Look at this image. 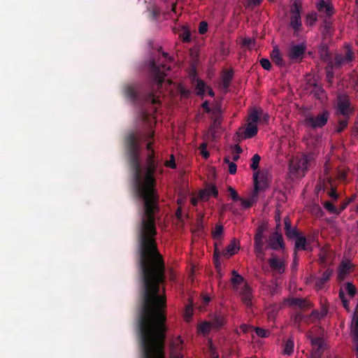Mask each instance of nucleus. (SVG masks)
I'll use <instances>...</instances> for the list:
<instances>
[{
	"mask_svg": "<svg viewBox=\"0 0 358 358\" xmlns=\"http://www.w3.org/2000/svg\"><path fill=\"white\" fill-rule=\"evenodd\" d=\"M125 150L133 173L136 194L143 203L138 231V266L143 286L142 296H162L159 294L160 285L164 283L166 280L165 264L156 242L155 216L159 210V198L155 176L159 162L154 150H152L147 156L145 166L141 167L139 139L133 133L128 134L125 138Z\"/></svg>",
	"mask_w": 358,
	"mask_h": 358,
	"instance_id": "obj_1",
	"label": "nucleus"
},
{
	"mask_svg": "<svg viewBox=\"0 0 358 358\" xmlns=\"http://www.w3.org/2000/svg\"><path fill=\"white\" fill-rule=\"evenodd\" d=\"M124 95L129 99L133 103L136 105H143L145 103H151L155 106L160 104L159 96L155 95L152 90L149 93H144L141 87L137 83L128 84L124 87Z\"/></svg>",
	"mask_w": 358,
	"mask_h": 358,
	"instance_id": "obj_2",
	"label": "nucleus"
},
{
	"mask_svg": "<svg viewBox=\"0 0 358 358\" xmlns=\"http://www.w3.org/2000/svg\"><path fill=\"white\" fill-rule=\"evenodd\" d=\"M149 68L152 83L157 85V88L161 87L166 76V72L171 69L170 65L164 62L157 63L153 59L150 62Z\"/></svg>",
	"mask_w": 358,
	"mask_h": 358,
	"instance_id": "obj_3",
	"label": "nucleus"
},
{
	"mask_svg": "<svg viewBox=\"0 0 358 358\" xmlns=\"http://www.w3.org/2000/svg\"><path fill=\"white\" fill-rule=\"evenodd\" d=\"M302 10V6L300 2L295 1L290 8V22L289 25L295 32H298L301 27V12Z\"/></svg>",
	"mask_w": 358,
	"mask_h": 358,
	"instance_id": "obj_4",
	"label": "nucleus"
},
{
	"mask_svg": "<svg viewBox=\"0 0 358 358\" xmlns=\"http://www.w3.org/2000/svg\"><path fill=\"white\" fill-rule=\"evenodd\" d=\"M329 113L327 110H323L316 116H307L304 122L305 124L312 129L322 128L328 122Z\"/></svg>",
	"mask_w": 358,
	"mask_h": 358,
	"instance_id": "obj_5",
	"label": "nucleus"
},
{
	"mask_svg": "<svg viewBox=\"0 0 358 358\" xmlns=\"http://www.w3.org/2000/svg\"><path fill=\"white\" fill-rule=\"evenodd\" d=\"M308 158L306 155H303L296 159L292 160L289 164L291 171L296 173L302 172V175H305V172L308 169Z\"/></svg>",
	"mask_w": 358,
	"mask_h": 358,
	"instance_id": "obj_6",
	"label": "nucleus"
},
{
	"mask_svg": "<svg viewBox=\"0 0 358 358\" xmlns=\"http://www.w3.org/2000/svg\"><path fill=\"white\" fill-rule=\"evenodd\" d=\"M306 50V46L303 43L292 45L288 51L289 59L294 62L302 60Z\"/></svg>",
	"mask_w": 358,
	"mask_h": 358,
	"instance_id": "obj_7",
	"label": "nucleus"
},
{
	"mask_svg": "<svg viewBox=\"0 0 358 358\" xmlns=\"http://www.w3.org/2000/svg\"><path fill=\"white\" fill-rule=\"evenodd\" d=\"M255 192L266 189L268 186V174L266 173H255L253 175Z\"/></svg>",
	"mask_w": 358,
	"mask_h": 358,
	"instance_id": "obj_8",
	"label": "nucleus"
},
{
	"mask_svg": "<svg viewBox=\"0 0 358 358\" xmlns=\"http://www.w3.org/2000/svg\"><path fill=\"white\" fill-rule=\"evenodd\" d=\"M354 264L349 259H343L338 268L337 278L339 282L345 280L346 276L354 271Z\"/></svg>",
	"mask_w": 358,
	"mask_h": 358,
	"instance_id": "obj_9",
	"label": "nucleus"
},
{
	"mask_svg": "<svg viewBox=\"0 0 358 358\" xmlns=\"http://www.w3.org/2000/svg\"><path fill=\"white\" fill-rule=\"evenodd\" d=\"M268 263L271 270L278 274H282L285 271L286 264L284 260L278 257L275 254L271 255Z\"/></svg>",
	"mask_w": 358,
	"mask_h": 358,
	"instance_id": "obj_10",
	"label": "nucleus"
},
{
	"mask_svg": "<svg viewBox=\"0 0 358 358\" xmlns=\"http://www.w3.org/2000/svg\"><path fill=\"white\" fill-rule=\"evenodd\" d=\"M240 296L243 303L247 308L252 306V289L248 282H245L240 290Z\"/></svg>",
	"mask_w": 358,
	"mask_h": 358,
	"instance_id": "obj_11",
	"label": "nucleus"
},
{
	"mask_svg": "<svg viewBox=\"0 0 358 358\" xmlns=\"http://www.w3.org/2000/svg\"><path fill=\"white\" fill-rule=\"evenodd\" d=\"M268 246L275 250L284 248L285 243L282 234L278 231L272 233L268 238Z\"/></svg>",
	"mask_w": 358,
	"mask_h": 358,
	"instance_id": "obj_12",
	"label": "nucleus"
},
{
	"mask_svg": "<svg viewBox=\"0 0 358 358\" xmlns=\"http://www.w3.org/2000/svg\"><path fill=\"white\" fill-rule=\"evenodd\" d=\"M350 106V103L347 97L339 96L338 98L337 110L340 114L348 118L352 112Z\"/></svg>",
	"mask_w": 358,
	"mask_h": 358,
	"instance_id": "obj_13",
	"label": "nucleus"
},
{
	"mask_svg": "<svg viewBox=\"0 0 358 358\" xmlns=\"http://www.w3.org/2000/svg\"><path fill=\"white\" fill-rule=\"evenodd\" d=\"M182 350V341L180 337H178L170 345L171 358H183Z\"/></svg>",
	"mask_w": 358,
	"mask_h": 358,
	"instance_id": "obj_14",
	"label": "nucleus"
},
{
	"mask_svg": "<svg viewBox=\"0 0 358 358\" xmlns=\"http://www.w3.org/2000/svg\"><path fill=\"white\" fill-rule=\"evenodd\" d=\"M210 196L216 198L218 196V190L215 185H208L203 189L199 192V199L207 201Z\"/></svg>",
	"mask_w": 358,
	"mask_h": 358,
	"instance_id": "obj_15",
	"label": "nucleus"
},
{
	"mask_svg": "<svg viewBox=\"0 0 358 358\" xmlns=\"http://www.w3.org/2000/svg\"><path fill=\"white\" fill-rule=\"evenodd\" d=\"M316 7L319 13L325 14L326 16L329 17L334 13V8L330 2H327L325 0H317Z\"/></svg>",
	"mask_w": 358,
	"mask_h": 358,
	"instance_id": "obj_16",
	"label": "nucleus"
},
{
	"mask_svg": "<svg viewBox=\"0 0 358 358\" xmlns=\"http://www.w3.org/2000/svg\"><path fill=\"white\" fill-rule=\"evenodd\" d=\"M299 250L311 251L312 247L310 244L307 243L306 237L300 235L299 237L296 238L295 241V246H294V255H296V251Z\"/></svg>",
	"mask_w": 358,
	"mask_h": 358,
	"instance_id": "obj_17",
	"label": "nucleus"
},
{
	"mask_svg": "<svg viewBox=\"0 0 358 358\" xmlns=\"http://www.w3.org/2000/svg\"><path fill=\"white\" fill-rule=\"evenodd\" d=\"M333 273V270L327 268L324 271L321 278H318L315 281V287L318 289H321L324 287L326 282L329 280L330 277Z\"/></svg>",
	"mask_w": 358,
	"mask_h": 358,
	"instance_id": "obj_18",
	"label": "nucleus"
},
{
	"mask_svg": "<svg viewBox=\"0 0 358 358\" xmlns=\"http://www.w3.org/2000/svg\"><path fill=\"white\" fill-rule=\"evenodd\" d=\"M238 250L239 245L234 239L231 241L230 244L222 251V255L227 258H229L232 255H235Z\"/></svg>",
	"mask_w": 358,
	"mask_h": 358,
	"instance_id": "obj_19",
	"label": "nucleus"
},
{
	"mask_svg": "<svg viewBox=\"0 0 358 358\" xmlns=\"http://www.w3.org/2000/svg\"><path fill=\"white\" fill-rule=\"evenodd\" d=\"M210 322L213 328L220 329L226 323V317L222 313H215Z\"/></svg>",
	"mask_w": 358,
	"mask_h": 358,
	"instance_id": "obj_20",
	"label": "nucleus"
},
{
	"mask_svg": "<svg viewBox=\"0 0 358 358\" xmlns=\"http://www.w3.org/2000/svg\"><path fill=\"white\" fill-rule=\"evenodd\" d=\"M271 57L272 61L278 66H285V62L281 56L280 50L275 48L271 52Z\"/></svg>",
	"mask_w": 358,
	"mask_h": 358,
	"instance_id": "obj_21",
	"label": "nucleus"
},
{
	"mask_svg": "<svg viewBox=\"0 0 358 358\" xmlns=\"http://www.w3.org/2000/svg\"><path fill=\"white\" fill-rule=\"evenodd\" d=\"M258 132L257 126L255 124L247 123V127L244 131V138H251L257 135Z\"/></svg>",
	"mask_w": 358,
	"mask_h": 358,
	"instance_id": "obj_22",
	"label": "nucleus"
},
{
	"mask_svg": "<svg viewBox=\"0 0 358 358\" xmlns=\"http://www.w3.org/2000/svg\"><path fill=\"white\" fill-rule=\"evenodd\" d=\"M231 274L232 278L231 279V282L233 286V289L234 290H238V286L244 282V278L235 270L232 271Z\"/></svg>",
	"mask_w": 358,
	"mask_h": 358,
	"instance_id": "obj_23",
	"label": "nucleus"
},
{
	"mask_svg": "<svg viewBox=\"0 0 358 358\" xmlns=\"http://www.w3.org/2000/svg\"><path fill=\"white\" fill-rule=\"evenodd\" d=\"M262 113V110L259 111L257 109H253L248 115V123L256 124L260 120L259 113Z\"/></svg>",
	"mask_w": 358,
	"mask_h": 358,
	"instance_id": "obj_24",
	"label": "nucleus"
},
{
	"mask_svg": "<svg viewBox=\"0 0 358 358\" xmlns=\"http://www.w3.org/2000/svg\"><path fill=\"white\" fill-rule=\"evenodd\" d=\"M294 339L292 338H289L285 343L283 345V352L285 355H290L294 352Z\"/></svg>",
	"mask_w": 358,
	"mask_h": 358,
	"instance_id": "obj_25",
	"label": "nucleus"
},
{
	"mask_svg": "<svg viewBox=\"0 0 358 358\" xmlns=\"http://www.w3.org/2000/svg\"><path fill=\"white\" fill-rule=\"evenodd\" d=\"M224 228L222 224H216L214 230L212 231V236L214 240L219 241L222 238Z\"/></svg>",
	"mask_w": 358,
	"mask_h": 358,
	"instance_id": "obj_26",
	"label": "nucleus"
},
{
	"mask_svg": "<svg viewBox=\"0 0 358 358\" xmlns=\"http://www.w3.org/2000/svg\"><path fill=\"white\" fill-rule=\"evenodd\" d=\"M234 76L232 71H225L222 76V84L224 87L227 88L230 85Z\"/></svg>",
	"mask_w": 358,
	"mask_h": 358,
	"instance_id": "obj_27",
	"label": "nucleus"
},
{
	"mask_svg": "<svg viewBox=\"0 0 358 358\" xmlns=\"http://www.w3.org/2000/svg\"><path fill=\"white\" fill-rule=\"evenodd\" d=\"M323 207L331 214L338 215V210L331 201H325L322 203Z\"/></svg>",
	"mask_w": 358,
	"mask_h": 358,
	"instance_id": "obj_28",
	"label": "nucleus"
},
{
	"mask_svg": "<svg viewBox=\"0 0 358 358\" xmlns=\"http://www.w3.org/2000/svg\"><path fill=\"white\" fill-rule=\"evenodd\" d=\"M179 36L185 43H189L191 41V33L187 27H182L181 32L179 34Z\"/></svg>",
	"mask_w": 358,
	"mask_h": 358,
	"instance_id": "obj_29",
	"label": "nucleus"
},
{
	"mask_svg": "<svg viewBox=\"0 0 358 358\" xmlns=\"http://www.w3.org/2000/svg\"><path fill=\"white\" fill-rule=\"evenodd\" d=\"M149 17L152 20H157L160 14V9L157 6H152L148 8Z\"/></svg>",
	"mask_w": 358,
	"mask_h": 358,
	"instance_id": "obj_30",
	"label": "nucleus"
},
{
	"mask_svg": "<svg viewBox=\"0 0 358 358\" xmlns=\"http://www.w3.org/2000/svg\"><path fill=\"white\" fill-rule=\"evenodd\" d=\"M317 20V14L315 11L310 12L306 15V23L308 26L313 25Z\"/></svg>",
	"mask_w": 358,
	"mask_h": 358,
	"instance_id": "obj_31",
	"label": "nucleus"
},
{
	"mask_svg": "<svg viewBox=\"0 0 358 358\" xmlns=\"http://www.w3.org/2000/svg\"><path fill=\"white\" fill-rule=\"evenodd\" d=\"M325 70L327 80L329 83H331L334 79L333 64L331 62H329Z\"/></svg>",
	"mask_w": 358,
	"mask_h": 358,
	"instance_id": "obj_32",
	"label": "nucleus"
},
{
	"mask_svg": "<svg viewBox=\"0 0 358 358\" xmlns=\"http://www.w3.org/2000/svg\"><path fill=\"white\" fill-rule=\"evenodd\" d=\"M195 89L196 91L197 95H199V96L203 95L205 93V89H206L205 83L201 80H197Z\"/></svg>",
	"mask_w": 358,
	"mask_h": 358,
	"instance_id": "obj_33",
	"label": "nucleus"
},
{
	"mask_svg": "<svg viewBox=\"0 0 358 358\" xmlns=\"http://www.w3.org/2000/svg\"><path fill=\"white\" fill-rule=\"evenodd\" d=\"M345 290H346L347 293L351 298H352L355 296V294L357 293V289H356L355 286L352 282H346L345 284Z\"/></svg>",
	"mask_w": 358,
	"mask_h": 358,
	"instance_id": "obj_34",
	"label": "nucleus"
},
{
	"mask_svg": "<svg viewBox=\"0 0 358 358\" xmlns=\"http://www.w3.org/2000/svg\"><path fill=\"white\" fill-rule=\"evenodd\" d=\"M308 317L306 319V321H308ZM305 320V316L301 313H297L295 314L293 318L294 324L299 329L300 324L302 321Z\"/></svg>",
	"mask_w": 358,
	"mask_h": 358,
	"instance_id": "obj_35",
	"label": "nucleus"
},
{
	"mask_svg": "<svg viewBox=\"0 0 358 358\" xmlns=\"http://www.w3.org/2000/svg\"><path fill=\"white\" fill-rule=\"evenodd\" d=\"M285 235L287 238L292 239L294 238H296L297 237H299L301 235V234L296 229V228L291 227L285 231Z\"/></svg>",
	"mask_w": 358,
	"mask_h": 358,
	"instance_id": "obj_36",
	"label": "nucleus"
},
{
	"mask_svg": "<svg viewBox=\"0 0 358 358\" xmlns=\"http://www.w3.org/2000/svg\"><path fill=\"white\" fill-rule=\"evenodd\" d=\"M224 162L229 165V173L230 174H235L237 171V166L234 162H230V157H224Z\"/></svg>",
	"mask_w": 358,
	"mask_h": 358,
	"instance_id": "obj_37",
	"label": "nucleus"
},
{
	"mask_svg": "<svg viewBox=\"0 0 358 358\" xmlns=\"http://www.w3.org/2000/svg\"><path fill=\"white\" fill-rule=\"evenodd\" d=\"M212 325L210 322H205L199 326V331L206 335L209 333Z\"/></svg>",
	"mask_w": 358,
	"mask_h": 358,
	"instance_id": "obj_38",
	"label": "nucleus"
},
{
	"mask_svg": "<svg viewBox=\"0 0 358 358\" xmlns=\"http://www.w3.org/2000/svg\"><path fill=\"white\" fill-rule=\"evenodd\" d=\"M339 298L342 301L343 307L347 310H350V301L346 299L344 292L342 289L339 291Z\"/></svg>",
	"mask_w": 358,
	"mask_h": 358,
	"instance_id": "obj_39",
	"label": "nucleus"
},
{
	"mask_svg": "<svg viewBox=\"0 0 358 358\" xmlns=\"http://www.w3.org/2000/svg\"><path fill=\"white\" fill-rule=\"evenodd\" d=\"M349 118L346 117L343 120H340L338 121V125L336 127V131L337 133H341L347 127H348V120Z\"/></svg>",
	"mask_w": 358,
	"mask_h": 358,
	"instance_id": "obj_40",
	"label": "nucleus"
},
{
	"mask_svg": "<svg viewBox=\"0 0 358 358\" xmlns=\"http://www.w3.org/2000/svg\"><path fill=\"white\" fill-rule=\"evenodd\" d=\"M260 159L261 157L258 154L253 155L252 158V164L250 165V167L252 170L255 171L258 169Z\"/></svg>",
	"mask_w": 358,
	"mask_h": 358,
	"instance_id": "obj_41",
	"label": "nucleus"
},
{
	"mask_svg": "<svg viewBox=\"0 0 358 358\" xmlns=\"http://www.w3.org/2000/svg\"><path fill=\"white\" fill-rule=\"evenodd\" d=\"M292 303L294 306H299L302 308H305L308 306L307 301L302 299H298V298L294 299L292 300Z\"/></svg>",
	"mask_w": 358,
	"mask_h": 358,
	"instance_id": "obj_42",
	"label": "nucleus"
},
{
	"mask_svg": "<svg viewBox=\"0 0 358 358\" xmlns=\"http://www.w3.org/2000/svg\"><path fill=\"white\" fill-rule=\"evenodd\" d=\"M192 315H193L192 307L191 306H187L185 308V315H184L185 320L189 322L191 320Z\"/></svg>",
	"mask_w": 358,
	"mask_h": 358,
	"instance_id": "obj_43",
	"label": "nucleus"
},
{
	"mask_svg": "<svg viewBox=\"0 0 358 358\" xmlns=\"http://www.w3.org/2000/svg\"><path fill=\"white\" fill-rule=\"evenodd\" d=\"M255 332L258 336L262 337V338L268 337L269 335V331L268 330H266V329H264L263 328H260V327H256Z\"/></svg>",
	"mask_w": 358,
	"mask_h": 358,
	"instance_id": "obj_44",
	"label": "nucleus"
},
{
	"mask_svg": "<svg viewBox=\"0 0 358 358\" xmlns=\"http://www.w3.org/2000/svg\"><path fill=\"white\" fill-rule=\"evenodd\" d=\"M331 62L333 64V67H340L343 64L345 63L342 55H336L334 62Z\"/></svg>",
	"mask_w": 358,
	"mask_h": 358,
	"instance_id": "obj_45",
	"label": "nucleus"
},
{
	"mask_svg": "<svg viewBox=\"0 0 358 358\" xmlns=\"http://www.w3.org/2000/svg\"><path fill=\"white\" fill-rule=\"evenodd\" d=\"M260 65L265 70L269 71L271 69V64L268 59L262 58L259 61Z\"/></svg>",
	"mask_w": 358,
	"mask_h": 358,
	"instance_id": "obj_46",
	"label": "nucleus"
},
{
	"mask_svg": "<svg viewBox=\"0 0 358 358\" xmlns=\"http://www.w3.org/2000/svg\"><path fill=\"white\" fill-rule=\"evenodd\" d=\"M254 250L257 257L263 259L265 255L264 247H254Z\"/></svg>",
	"mask_w": 358,
	"mask_h": 358,
	"instance_id": "obj_47",
	"label": "nucleus"
},
{
	"mask_svg": "<svg viewBox=\"0 0 358 358\" xmlns=\"http://www.w3.org/2000/svg\"><path fill=\"white\" fill-rule=\"evenodd\" d=\"M311 343L313 345L317 346L318 349L317 350L320 351L323 345V341L319 337H315L311 339Z\"/></svg>",
	"mask_w": 358,
	"mask_h": 358,
	"instance_id": "obj_48",
	"label": "nucleus"
},
{
	"mask_svg": "<svg viewBox=\"0 0 358 358\" xmlns=\"http://www.w3.org/2000/svg\"><path fill=\"white\" fill-rule=\"evenodd\" d=\"M208 31V24L205 21H202L199 23V32L201 34H204Z\"/></svg>",
	"mask_w": 358,
	"mask_h": 358,
	"instance_id": "obj_49",
	"label": "nucleus"
},
{
	"mask_svg": "<svg viewBox=\"0 0 358 358\" xmlns=\"http://www.w3.org/2000/svg\"><path fill=\"white\" fill-rule=\"evenodd\" d=\"M207 148V144L205 143H203L200 145V150L201 155L205 158L207 159L209 157V152L206 150Z\"/></svg>",
	"mask_w": 358,
	"mask_h": 358,
	"instance_id": "obj_50",
	"label": "nucleus"
},
{
	"mask_svg": "<svg viewBox=\"0 0 358 358\" xmlns=\"http://www.w3.org/2000/svg\"><path fill=\"white\" fill-rule=\"evenodd\" d=\"M221 255L220 251L219 248L217 247V245H215V250H214V260L216 267L218 266V265L220 264L218 262V259L220 258Z\"/></svg>",
	"mask_w": 358,
	"mask_h": 358,
	"instance_id": "obj_51",
	"label": "nucleus"
},
{
	"mask_svg": "<svg viewBox=\"0 0 358 358\" xmlns=\"http://www.w3.org/2000/svg\"><path fill=\"white\" fill-rule=\"evenodd\" d=\"M255 44V39H252L250 38H245L243 40V45L248 48H251L252 45Z\"/></svg>",
	"mask_w": 358,
	"mask_h": 358,
	"instance_id": "obj_52",
	"label": "nucleus"
},
{
	"mask_svg": "<svg viewBox=\"0 0 358 358\" xmlns=\"http://www.w3.org/2000/svg\"><path fill=\"white\" fill-rule=\"evenodd\" d=\"M353 55H354L353 52L351 50H348L346 52L345 55L344 56H343L345 62H350L352 61L353 57H354Z\"/></svg>",
	"mask_w": 358,
	"mask_h": 358,
	"instance_id": "obj_53",
	"label": "nucleus"
},
{
	"mask_svg": "<svg viewBox=\"0 0 358 358\" xmlns=\"http://www.w3.org/2000/svg\"><path fill=\"white\" fill-rule=\"evenodd\" d=\"M263 231H264L263 228L262 227H259L257 229V233L255 234L254 241L264 239Z\"/></svg>",
	"mask_w": 358,
	"mask_h": 358,
	"instance_id": "obj_54",
	"label": "nucleus"
},
{
	"mask_svg": "<svg viewBox=\"0 0 358 358\" xmlns=\"http://www.w3.org/2000/svg\"><path fill=\"white\" fill-rule=\"evenodd\" d=\"M228 189L229 192H230L231 197L234 201H238L239 199H241V198L238 196L237 192L234 188L229 187Z\"/></svg>",
	"mask_w": 358,
	"mask_h": 358,
	"instance_id": "obj_55",
	"label": "nucleus"
},
{
	"mask_svg": "<svg viewBox=\"0 0 358 358\" xmlns=\"http://www.w3.org/2000/svg\"><path fill=\"white\" fill-rule=\"evenodd\" d=\"M338 178L342 181H345L347 178V171L345 170H339L338 171Z\"/></svg>",
	"mask_w": 358,
	"mask_h": 358,
	"instance_id": "obj_56",
	"label": "nucleus"
},
{
	"mask_svg": "<svg viewBox=\"0 0 358 358\" xmlns=\"http://www.w3.org/2000/svg\"><path fill=\"white\" fill-rule=\"evenodd\" d=\"M329 195L334 201H336L338 199V194H337L336 189L335 188H331V190L329 193Z\"/></svg>",
	"mask_w": 358,
	"mask_h": 358,
	"instance_id": "obj_57",
	"label": "nucleus"
},
{
	"mask_svg": "<svg viewBox=\"0 0 358 358\" xmlns=\"http://www.w3.org/2000/svg\"><path fill=\"white\" fill-rule=\"evenodd\" d=\"M166 166H169V167H170L171 169H175L176 167V162H175V159H174L173 155H171V159L166 162Z\"/></svg>",
	"mask_w": 358,
	"mask_h": 358,
	"instance_id": "obj_58",
	"label": "nucleus"
},
{
	"mask_svg": "<svg viewBox=\"0 0 358 358\" xmlns=\"http://www.w3.org/2000/svg\"><path fill=\"white\" fill-rule=\"evenodd\" d=\"M239 200L241 201V205L245 208H250L252 206V203L250 201H249V200L243 199H241Z\"/></svg>",
	"mask_w": 358,
	"mask_h": 358,
	"instance_id": "obj_59",
	"label": "nucleus"
},
{
	"mask_svg": "<svg viewBox=\"0 0 358 358\" xmlns=\"http://www.w3.org/2000/svg\"><path fill=\"white\" fill-rule=\"evenodd\" d=\"M285 230L292 227L291 221L289 217H285L284 219Z\"/></svg>",
	"mask_w": 358,
	"mask_h": 358,
	"instance_id": "obj_60",
	"label": "nucleus"
},
{
	"mask_svg": "<svg viewBox=\"0 0 358 358\" xmlns=\"http://www.w3.org/2000/svg\"><path fill=\"white\" fill-rule=\"evenodd\" d=\"M349 205V202H343L341 203V205L340 206L339 208H337V210H338V215L341 214V213Z\"/></svg>",
	"mask_w": 358,
	"mask_h": 358,
	"instance_id": "obj_61",
	"label": "nucleus"
},
{
	"mask_svg": "<svg viewBox=\"0 0 358 358\" xmlns=\"http://www.w3.org/2000/svg\"><path fill=\"white\" fill-rule=\"evenodd\" d=\"M327 314V311L326 310H322V313H321V315L320 316H319V313L317 311V310H313L311 313V315L312 316H314V317H323L324 316H325Z\"/></svg>",
	"mask_w": 358,
	"mask_h": 358,
	"instance_id": "obj_62",
	"label": "nucleus"
},
{
	"mask_svg": "<svg viewBox=\"0 0 358 358\" xmlns=\"http://www.w3.org/2000/svg\"><path fill=\"white\" fill-rule=\"evenodd\" d=\"M202 108H203V110L206 112V113H210V108L208 106V102L206 101L205 102H203L201 105Z\"/></svg>",
	"mask_w": 358,
	"mask_h": 358,
	"instance_id": "obj_63",
	"label": "nucleus"
},
{
	"mask_svg": "<svg viewBox=\"0 0 358 358\" xmlns=\"http://www.w3.org/2000/svg\"><path fill=\"white\" fill-rule=\"evenodd\" d=\"M310 358H321V352L316 350L315 352H312Z\"/></svg>",
	"mask_w": 358,
	"mask_h": 358,
	"instance_id": "obj_64",
	"label": "nucleus"
}]
</instances>
